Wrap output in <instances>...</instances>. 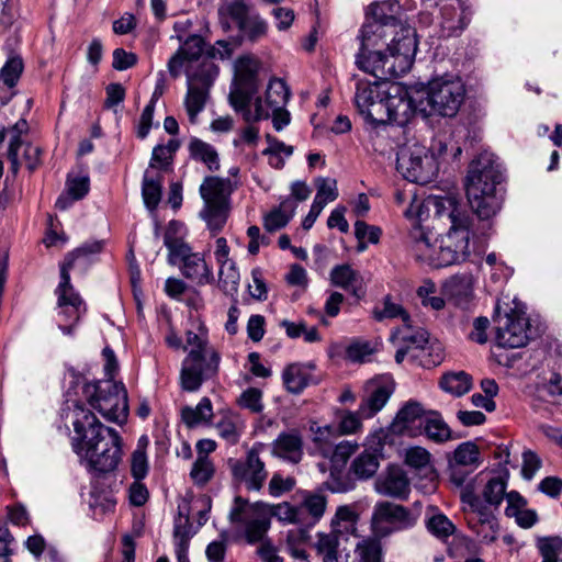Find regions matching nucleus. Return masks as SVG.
Instances as JSON below:
<instances>
[{
  "mask_svg": "<svg viewBox=\"0 0 562 562\" xmlns=\"http://www.w3.org/2000/svg\"><path fill=\"white\" fill-rule=\"evenodd\" d=\"M72 442L75 452L88 471L98 474L114 472L122 460V437L114 428L103 425L83 404L74 408Z\"/></svg>",
  "mask_w": 562,
  "mask_h": 562,
  "instance_id": "f257e3e1",
  "label": "nucleus"
},
{
  "mask_svg": "<svg viewBox=\"0 0 562 562\" xmlns=\"http://www.w3.org/2000/svg\"><path fill=\"white\" fill-rule=\"evenodd\" d=\"M260 63L251 56L239 57L235 63L234 88L229 92V103L236 112L241 113L246 123H255L270 116L271 110H282L290 97L285 82L273 78L266 90V100H255V111L250 102L259 89L258 71Z\"/></svg>",
  "mask_w": 562,
  "mask_h": 562,
  "instance_id": "f03ea898",
  "label": "nucleus"
},
{
  "mask_svg": "<svg viewBox=\"0 0 562 562\" xmlns=\"http://www.w3.org/2000/svg\"><path fill=\"white\" fill-rule=\"evenodd\" d=\"M502 173L492 153L483 151L470 164L465 181V191L472 211L481 220H488L501 209L496 196V184Z\"/></svg>",
  "mask_w": 562,
  "mask_h": 562,
  "instance_id": "7ed1b4c3",
  "label": "nucleus"
},
{
  "mask_svg": "<svg viewBox=\"0 0 562 562\" xmlns=\"http://www.w3.org/2000/svg\"><path fill=\"white\" fill-rule=\"evenodd\" d=\"M449 229L441 237L437 256L434 257L435 268L459 265L470 257V235L472 232L471 216L460 207H452L447 213Z\"/></svg>",
  "mask_w": 562,
  "mask_h": 562,
  "instance_id": "20e7f679",
  "label": "nucleus"
},
{
  "mask_svg": "<svg viewBox=\"0 0 562 562\" xmlns=\"http://www.w3.org/2000/svg\"><path fill=\"white\" fill-rule=\"evenodd\" d=\"M82 395L91 408L105 420L122 425L128 416L127 391L123 383L112 379L86 382Z\"/></svg>",
  "mask_w": 562,
  "mask_h": 562,
  "instance_id": "39448f33",
  "label": "nucleus"
},
{
  "mask_svg": "<svg viewBox=\"0 0 562 562\" xmlns=\"http://www.w3.org/2000/svg\"><path fill=\"white\" fill-rule=\"evenodd\" d=\"M181 229L182 224L180 222L171 221L165 233L164 244L169 251V263L176 266L181 262L182 274L198 284L211 282L213 279L212 270L204 258L198 252H192L191 247L179 236Z\"/></svg>",
  "mask_w": 562,
  "mask_h": 562,
  "instance_id": "423d86ee",
  "label": "nucleus"
},
{
  "mask_svg": "<svg viewBox=\"0 0 562 562\" xmlns=\"http://www.w3.org/2000/svg\"><path fill=\"white\" fill-rule=\"evenodd\" d=\"M228 519L235 537L254 544L263 540L270 528L269 512L261 502L250 503L236 496L229 509Z\"/></svg>",
  "mask_w": 562,
  "mask_h": 562,
  "instance_id": "0eeeda50",
  "label": "nucleus"
},
{
  "mask_svg": "<svg viewBox=\"0 0 562 562\" xmlns=\"http://www.w3.org/2000/svg\"><path fill=\"white\" fill-rule=\"evenodd\" d=\"M467 90L457 75L446 74L431 79L426 88V100L430 114L454 117L463 104Z\"/></svg>",
  "mask_w": 562,
  "mask_h": 562,
  "instance_id": "6e6552de",
  "label": "nucleus"
},
{
  "mask_svg": "<svg viewBox=\"0 0 562 562\" xmlns=\"http://www.w3.org/2000/svg\"><path fill=\"white\" fill-rule=\"evenodd\" d=\"M218 74L217 66L206 59L202 60L196 67L190 65L187 69L188 91L184 98V106L191 123L196 122L210 98V89Z\"/></svg>",
  "mask_w": 562,
  "mask_h": 562,
  "instance_id": "1a4fd4ad",
  "label": "nucleus"
},
{
  "mask_svg": "<svg viewBox=\"0 0 562 562\" xmlns=\"http://www.w3.org/2000/svg\"><path fill=\"white\" fill-rule=\"evenodd\" d=\"M419 515L407 507L389 502H378L372 510L370 529L378 538H387L393 533L405 531L417 525Z\"/></svg>",
  "mask_w": 562,
  "mask_h": 562,
  "instance_id": "9d476101",
  "label": "nucleus"
},
{
  "mask_svg": "<svg viewBox=\"0 0 562 562\" xmlns=\"http://www.w3.org/2000/svg\"><path fill=\"white\" fill-rule=\"evenodd\" d=\"M397 170L411 182H431L439 170L438 162L424 145L414 143L403 146L397 153Z\"/></svg>",
  "mask_w": 562,
  "mask_h": 562,
  "instance_id": "9b49d317",
  "label": "nucleus"
},
{
  "mask_svg": "<svg viewBox=\"0 0 562 562\" xmlns=\"http://www.w3.org/2000/svg\"><path fill=\"white\" fill-rule=\"evenodd\" d=\"M265 448V443L256 442L243 458H231L227 461L233 481L243 484L247 491H260L268 477L266 463L261 458Z\"/></svg>",
  "mask_w": 562,
  "mask_h": 562,
  "instance_id": "f8f14e48",
  "label": "nucleus"
},
{
  "mask_svg": "<svg viewBox=\"0 0 562 562\" xmlns=\"http://www.w3.org/2000/svg\"><path fill=\"white\" fill-rule=\"evenodd\" d=\"M390 35H393L387 43L386 56L390 60L379 64L381 68L386 64L384 72H393L395 76H403L408 72L413 66L417 52L416 32L409 26H398L396 30L392 26Z\"/></svg>",
  "mask_w": 562,
  "mask_h": 562,
  "instance_id": "ddd939ff",
  "label": "nucleus"
},
{
  "mask_svg": "<svg viewBox=\"0 0 562 562\" xmlns=\"http://www.w3.org/2000/svg\"><path fill=\"white\" fill-rule=\"evenodd\" d=\"M220 355L216 350H190L182 361L180 385L187 392H196L205 380L218 372Z\"/></svg>",
  "mask_w": 562,
  "mask_h": 562,
  "instance_id": "4468645a",
  "label": "nucleus"
},
{
  "mask_svg": "<svg viewBox=\"0 0 562 562\" xmlns=\"http://www.w3.org/2000/svg\"><path fill=\"white\" fill-rule=\"evenodd\" d=\"M532 328L525 312L512 310L504 316H498L496 327V344L501 348H522L532 338Z\"/></svg>",
  "mask_w": 562,
  "mask_h": 562,
  "instance_id": "2eb2a0df",
  "label": "nucleus"
},
{
  "mask_svg": "<svg viewBox=\"0 0 562 562\" xmlns=\"http://www.w3.org/2000/svg\"><path fill=\"white\" fill-rule=\"evenodd\" d=\"M385 85L384 81L380 80L357 79L356 82V108L366 121L374 125L383 123L382 112L384 111L383 102L386 91L382 90V88Z\"/></svg>",
  "mask_w": 562,
  "mask_h": 562,
  "instance_id": "dca6fc26",
  "label": "nucleus"
},
{
  "mask_svg": "<svg viewBox=\"0 0 562 562\" xmlns=\"http://www.w3.org/2000/svg\"><path fill=\"white\" fill-rule=\"evenodd\" d=\"M383 110L382 124L390 123L397 126H405L415 116L417 108L404 88L397 85H391L386 91Z\"/></svg>",
  "mask_w": 562,
  "mask_h": 562,
  "instance_id": "f3484780",
  "label": "nucleus"
},
{
  "mask_svg": "<svg viewBox=\"0 0 562 562\" xmlns=\"http://www.w3.org/2000/svg\"><path fill=\"white\" fill-rule=\"evenodd\" d=\"M395 389L394 380L389 374L378 375L367 381L364 396L359 405L363 418H372L387 403Z\"/></svg>",
  "mask_w": 562,
  "mask_h": 562,
  "instance_id": "a211bd4d",
  "label": "nucleus"
},
{
  "mask_svg": "<svg viewBox=\"0 0 562 562\" xmlns=\"http://www.w3.org/2000/svg\"><path fill=\"white\" fill-rule=\"evenodd\" d=\"M385 438L386 435L382 429L368 437L367 443L373 451L364 450L352 461L350 467V471L357 479L368 480L376 473L380 467L379 454L383 449Z\"/></svg>",
  "mask_w": 562,
  "mask_h": 562,
  "instance_id": "6ab92c4d",
  "label": "nucleus"
},
{
  "mask_svg": "<svg viewBox=\"0 0 562 562\" xmlns=\"http://www.w3.org/2000/svg\"><path fill=\"white\" fill-rule=\"evenodd\" d=\"M440 294L454 306L468 310L474 299L473 276L464 272L447 278L441 283Z\"/></svg>",
  "mask_w": 562,
  "mask_h": 562,
  "instance_id": "aec40b11",
  "label": "nucleus"
},
{
  "mask_svg": "<svg viewBox=\"0 0 562 562\" xmlns=\"http://www.w3.org/2000/svg\"><path fill=\"white\" fill-rule=\"evenodd\" d=\"M422 405L407 402L396 414L391 430L395 435L416 437L422 434L426 417Z\"/></svg>",
  "mask_w": 562,
  "mask_h": 562,
  "instance_id": "412c9836",
  "label": "nucleus"
},
{
  "mask_svg": "<svg viewBox=\"0 0 562 562\" xmlns=\"http://www.w3.org/2000/svg\"><path fill=\"white\" fill-rule=\"evenodd\" d=\"M375 492L380 495L406 499L411 492L409 480L398 465H390L374 483Z\"/></svg>",
  "mask_w": 562,
  "mask_h": 562,
  "instance_id": "4be33fe9",
  "label": "nucleus"
},
{
  "mask_svg": "<svg viewBox=\"0 0 562 562\" xmlns=\"http://www.w3.org/2000/svg\"><path fill=\"white\" fill-rule=\"evenodd\" d=\"M452 207H457V203L456 200L450 196L430 195L425 200L414 198L405 211V215L407 218L422 222L428 216L430 210H434L439 217H443L445 215L447 216V213L450 212Z\"/></svg>",
  "mask_w": 562,
  "mask_h": 562,
  "instance_id": "5701e85b",
  "label": "nucleus"
},
{
  "mask_svg": "<svg viewBox=\"0 0 562 562\" xmlns=\"http://www.w3.org/2000/svg\"><path fill=\"white\" fill-rule=\"evenodd\" d=\"M327 506V498L321 493L302 492V499L297 504L300 513V526L313 527L324 516Z\"/></svg>",
  "mask_w": 562,
  "mask_h": 562,
  "instance_id": "b1692460",
  "label": "nucleus"
},
{
  "mask_svg": "<svg viewBox=\"0 0 562 562\" xmlns=\"http://www.w3.org/2000/svg\"><path fill=\"white\" fill-rule=\"evenodd\" d=\"M236 186L228 178L205 177L200 186V195L204 203L229 204V196Z\"/></svg>",
  "mask_w": 562,
  "mask_h": 562,
  "instance_id": "393cba45",
  "label": "nucleus"
},
{
  "mask_svg": "<svg viewBox=\"0 0 562 562\" xmlns=\"http://www.w3.org/2000/svg\"><path fill=\"white\" fill-rule=\"evenodd\" d=\"M272 454L291 463L303 458V440L297 431L281 432L272 442Z\"/></svg>",
  "mask_w": 562,
  "mask_h": 562,
  "instance_id": "a878e982",
  "label": "nucleus"
},
{
  "mask_svg": "<svg viewBox=\"0 0 562 562\" xmlns=\"http://www.w3.org/2000/svg\"><path fill=\"white\" fill-rule=\"evenodd\" d=\"M330 282L335 286L349 291L358 299L366 293L361 274L349 265L335 266L330 271Z\"/></svg>",
  "mask_w": 562,
  "mask_h": 562,
  "instance_id": "bb28decb",
  "label": "nucleus"
},
{
  "mask_svg": "<svg viewBox=\"0 0 562 562\" xmlns=\"http://www.w3.org/2000/svg\"><path fill=\"white\" fill-rule=\"evenodd\" d=\"M349 538L342 533L330 531L328 533L321 532L317 535V542L315 544L317 555L321 557L322 562H339L342 552L346 551V543Z\"/></svg>",
  "mask_w": 562,
  "mask_h": 562,
  "instance_id": "cd10ccee",
  "label": "nucleus"
},
{
  "mask_svg": "<svg viewBox=\"0 0 562 562\" xmlns=\"http://www.w3.org/2000/svg\"><path fill=\"white\" fill-rule=\"evenodd\" d=\"M394 345L407 347L409 351L424 349L429 340V334L422 327H413L411 322L395 328L390 337Z\"/></svg>",
  "mask_w": 562,
  "mask_h": 562,
  "instance_id": "c85d7f7f",
  "label": "nucleus"
},
{
  "mask_svg": "<svg viewBox=\"0 0 562 562\" xmlns=\"http://www.w3.org/2000/svg\"><path fill=\"white\" fill-rule=\"evenodd\" d=\"M313 364L291 363L282 372L285 390L292 394H300L312 380Z\"/></svg>",
  "mask_w": 562,
  "mask_h": 562,
  "instance_id": "c756f323",
  "label": "nucleus"
},
{
  "mask_svg": "<svg viewBox=\"0 0 562 562\" xmlns=\"http://www.w3.org/2000/svg\"><path fill=\"white\" fill-rule=\"evenodd\" d=\"M461 502L469 507L472 514L477 516L481 526L487 525L493 532H497L498 524L496 517L490 512L487 505L475 494L473 486H468L461 493Z\"/></svg>",
  "mask_w": 562,
  "mask_h": 562,
  "instance_id": "7c9ffc66",
  "label": "nucleus"
},
{
  "mask_svg": "<svg viewBox=\"0 0 562 562\" xmlns=\"http://www.w3.org/2000/svg\"><path fill=\"white\" fill-rule=\"evenodd\" d=\"M69 266L70 262L60 265V281L55 289V294L57 296V307H87L80 294L75 290L70 282Z\"/></svg>",
  "mask_w": 562,
  "mask_h": 562,
  "instance_id": "2f4dec72",
  "label": "nucleus"
},
{
  "mask_svg": "<svg viewBox=\"0 0 562 562\" xmlns=\"http://www.w3.org/2000/svg\"><path fill=\"white\" fill-rule=\"evenodd\" d=\"M385 60L389 61L390 58H387L386 54H383L381 50H359L356 56V65L358 68L367 74L372 75L376 80L380 81L387 79L389 77H396L393 72H384V70H386L385 67H380L379 64H382V61ZM384 66H386V64Z\"/></svg>",
  "mask_w": 562,
  "mask_h": 562,
  "instance_id": "473e14b6",
  "label": "nucleus"
},
{
  "mask_svg": "<svg viewBox=\"0 0 562 562\" xmlns=\"http://www.w3.org/2000/svg\"><path fill=\"white\" fill-rule=\"evenodd\" d=\"M382 538L374 535L360 540L353 550V554L346 553L345 562H381Z\"/></svg>",
  "mask_w": 562,
  "mask_h": 562,
  "instance_id": "72a5a7b5",
  "label": "nucleus"
},
{
  "mask_svg": "<svg viewBox=\"0 0 562 562\" xmlns=\"http://www.w3.org/2000/svg\"><path fill=\"white\" fill-rule=\"evenodd\" d=\"M392 26L382 24L378 21L368 22L362 25L358 38L360 40V49L362 52L375 50L384 37L390 35Z\"/></svg>",
  "mask_w": 562,
  "mask_h": 562,
  "instance_id": "f704fd0d",
  "label": "nucleus"
},
{
  "mask_svg": "<svg viewBox=\"0 0 562 562\" xmlns=\"http://www.w3.org/2000/svg\"><path fill=\"white\" fill-rule=\"evenodd\" d=\"M359 515L351 505H342L336 509L335 516L331 519L330 527L336 533H342L349 538L357 530V522Z\"/></svg>",
  "mask_w": 562,
  "mask_h": 562,
  "instance_id": "c9c22d12",
  "label": "nucleus"
},
{
  "mask_svg": "<svg viewBox=\"0 0 562 562\" xmlns=\"http://www.w3.org/2000/svg\"><path fill=\"white\" fill-rule=\"evenodd\" d=\"M29 132V124L26 120L20 119L14 125L9 128L10 142L8 147V159L11 164L10 169L15 175L20 169L19 150L24 145L21 139L22 135Z\"/></svg>",
  "mask_w": 562,
  "mask_h": 562,
  "instance_id": "e433bc0d",
  "label": "nucleus"
},
{
  "mask_svg": "<svg viewBox=\"0 0 562 562\" xmlns=\"http://www.w3.org/2000/svg\"><path fill=\"white\" fill-rule=\"evenodd\" d=\"M189 151L192 159L203 162L209 170L220 169V158L216 149L211 144L199 138H192L189 143Z\"/></svg>",
  "mask_w": 562,
  "mask_h": 562,
  "instance_id": "4c0bfd02",
  "label": "nucleus"
},
{
  "mask_svg": "<svg viewBox=\"0 0 562 562\" xmlns=\"http://www.w3.org/2000/svg\"><path fill=\"white\" fill-rule=\"evenodd\" d=\"M23 69L24 65L20 56L10 57L0 69V82H2L9 89L14 88L23 72ZM11 97L12 94H0V106L7 104Z\"/></svg>",
  "mask_w": 562,
  "mask_h": 562,
  "instance_id": "58836bf2",
  "label": "nucleus"
},
{
  "mask_svg": "<svg viewBox=\"0 0 562 562\" xmlns=\"http://www.w3.org/2000/svg\"><path fill=\"white\" fill-rule=\"evenodd\" d=\"M162 193V176L151 175L149 170H146L142 183V196L145 206L149 211L157 209Z\"/></svg>",
  "mask_w": 562,
  "mask_h": 562,
  "instance_id": "ea45409f",
  "label": "nucleus"
},
{
  "mask_svg": "<svg viewBox=\"0 0 562 562\" xmlns=\"http://www.w3.org/2000/svg\"><path fill=\"white\" fill-rule=\"evenodd\" d=\"M440 387L453 396L460 397L472 387V376L465 371L448 372L440 380Z\"/></svg>",
  "mask_w": 562,
  "mask_h": 562,
  "instance_id": "a19ab883",
  "label": "nucleus"
},
{
  "mask_svg": "<svg viewBox=\"0 0 562 562\" xmlns=\"http://www.w3.org/2000/svg\"><path fill=\"white\" fill-rule=\"evenodd\" d=\"M212 416L213 407L209 397H202L195 407L186 406L181 411L182 420L189 428L210 422Z\"/></svg>",
  "mask_w": 562,
  "mask_h": 562,
  "instance_id": "79ce46f5",
  "label": "nucleus"
},
{
  "mask_svg": "<svg viewBox=\"0 0 562 562\" xmlns=\"http://www.w3.org/2000/svg\"><path fill=\"white\" fill-rule=\"evenodd\" d=\"M228 213L229 204L204 203L200 216L212 232L217 233L224 227Z\"/></svg>",
  "mask_w": 562,
  "mask_h": 562,
  "instance_id": "37998d69",
  "label": "nucleus"
},
{
  "mask_svg": "<svg viewBox=\"0 0 562 562\" xmlns=\"http://www.w3.org/2000/svg\"><path fill=\"white\" fill-rule=\"evenodd\" d=\"M294 210L295 204L291 200L283 201L279 207L265 216V228L269 232H274L284 227L292 218Z\"/></svg>",
  "mask_w": 562,
  "mask_h": 562,
  "instance_id": "c03bdc74",
  "label": "nucleus"
},
{
  "mask_svg": "<svg viewBox=\"0 0 562 562\" xmlns=\"http://www.w3.org/2000/svg\"><path fill=\"white\" fill-rule=\"evenodd\" d=\"M449 463L477 469L481 464L479 447L472 441L460 443L449 459Z\"/></svg>",
  "mask_w": 562,
  "mask_h": 562,
  "instance_id": "a18cd8bd",
  "label": "nucleus"
},
{
  "mask_svg": "<svg viewBox=\"0 0 562 562\" xmlns=\"http://www.w3.org/2000/svg\"><path fill=\"white\" fill-rule=\"evenodd\" d=\"M414 241L413 249L419 260L427 261L430 266L435 267L434 257L437 256V250L431 244L428 235L418 227H414L411 233Z\"/></svg>",
  "mask_w": 562,
  "mask_h": 562,
  "instance_id": "49530a36",
  "label": "nucleus"
},
{
  "mask_svg": "<svg viewBox=\"0 0 562 562\" xmlns=\"http://www.w3.org/2000/svg\"><path fill=\"white\" fill-rule=\"evenodd\" d=\"M373 318L378 322L384 319L401 318L403 324L411 322L407 311L398 303L392 301L391 296H385L382 306H375L372 311Z\"/></svg>",
  "mask_w": 562,
  "mask_h": 562,
  "instance_id": "de8ad7c7",
  "label": "nucleus"
},
{
  "mask_svg": "<svg viewBox=\"0 0 562 562\" xmlns=\"http://www.w3.org/2000/svg\"><path fill=\"white\" fill-rule=\"evenodd\" d=\"M313 431V442L319 454L327 458L335 446V440L338 436L337 429L331 425L311 427Z\"/></svg>",
  "mask_w": 562,
  "mask_h": 562,
  "instance_id": "09e8293b",
  "label": "nucleus"
},
{
  "mask_svg": "<svg viewBox=\"0 0 562 562\" xmlns=\"http://www.w3.org/2000/svg\"><path fill=\"white\" fill-rule=\"evenodd\" d=\"M507 481L503 477H492L488 480L482 491V496L486 505L498 508L504 498L506 499Z\"/></svg>",
  "mask_w": 562,
  "mask_h": 562,
  "instance_id": "8fccbe9b",
  "label": "nucleus"
},
{
  "mask_svg": "<svg viewBox=\"0 0 562 562\" xmlns=\"http://www.w3.org/2000/svg\"><path fill=\"white\" fill-rule=\"evenodd\" d=\"M427 530L437 539L446 541L456 532L453 522L442 513H435L426 520Z\"/></svg>",
  "mask_w": 562,
  "mask_h": 562,
  "instance_id": "3c124183",
  "label": "nucleus"
},
{
  "mask_svg": "<svg viewBox=\"0 0 562 562\" xmlns=\"http://www.w3.org/2000/svg\"><path fill=\"white\" fill-rule=\"evenodd\" d=\"M427 437L438 443L452 439V434L449 426L436 413L427 417L423 426Z\"/></svg>",
  "mask_w": 562,
  "mask_h": 562,
  "instance_id": "603ef678",
  "label": "nucleus"
},
{
  "mask_svg": "<svg viewBox=\"0 0 562 562\" xmlns=\"http://www.w3.org/2000/svg\"><path fill=\"white\" fill-rule=\"evenodd\" d=\"M417 296L420 300V304L426 308L439 312L446 306V297L436 295V284L429 279L425 280L417 289Z\"/></svg>",
  "mask_w": 562,
  "mask_h": 562,
  "instance_id": "864d4df0",
  "label": "nucleus"
},
{
  "mask_svg": "<svg viewBox=\"0 0 562 562\" xmlns=\"http://www.w3.org/2000/svg\"><path fill=\"white\" fill-rule=\"evenodd\" d=\"M58 310V327L65 335H72L75 326L81 316L87 312V307L63 306Z\"/></svg>",
  "mask_w": 562,
  "mask_h": 562,
  "instance_id": "5fc2aeb1",
  "label": "nucleus"
},
{
  "mask_svg": "<svg viewBox=\"0 0 562 562\" xmlns=\"http://www.w3.org/2000/svg\"><path fill=\"white\" fill-rule=\"evenodd\" d=\"M359 445L357 441L342 440L335 443L326 459H329L334 468H342L349 458L358 450Z\"/></svg>",
  "mask_w": 562,
  "mask_h": 562,
  "instance_id": "6e6d98bb",
  "label": "nucleus"
},
{
  "mask_svg": "<svg viewBox=\"0 0 562 562\" xmlns=\"http://www.w3.org/2000/svg\"><path fill=\"white\" fill-rule=\"evenodd\" d=\"M220 265V285L227 293H235L238 290L240 281V274L233 260L226 261Z\"/></svg>",
  "mask_w": 562,
  "mask_h": 562,
  "instance_id": "4d7b16f0",
  "label": "nucleus"
},
{
  "mask_svg": "<svg viewBox=\"0 0 562 562\" xmlns=\"http://www.w3.org/2000/svg\"><path fill=\"white\" fill-rule=\"evenodd\" d=\"M266 509L269 512V519L276 517L278 520L285 524L300 525V513L297 505L289 502H282L276 505L266 504Z\"/></svg>",
  "mask_w": 562,
  "mask_h": 562,
  "instance_id": "13d9d810",
  "label": "nucleus"
},
{
  "mask_svg": "<svg viewBox=\"0 0 562 562\" xmlns=\"http://www.w3.org/2000/svg\"><path fill=\"white\" fill-rule=\"evenodd\" d=\"M375 347L369 340L355 339L346 348V358L351 362H366L375 352Z\"/></svg>",
  "mask_w": 562,
  "mask_h": 562,
  "instance_id": "bf43d9fd",
  "label": "nucleus"
},
{
  "mask_svg": "<svg viewBox=\"0 0 562 562\" xmlns=\"http://www.w3.org/2000/svg\"><path fill=\"white\" fill-rule=\"evenodd\" d=\"M267 22L258 14H252L239 27V31L251 42L262 38L267 34Z\"/></svg>",
  "mask_w": 562,
  "mask_h": 562,
  "instance_id": "052dcab7",
  "label": "nucleus"
},
{
  "mask_svg": "<svg viewBox=\"0 0 562 562\" xmlns=\"http://www.w3.org/2000/svg\"><path fill=\"white\" fill-rule=\"evenodd\" d=\"M296 485L294 476H284L280 472H274L268 484V492L272 497H280L291 492Z\"/></svg>",
  "mask_w": 562,
  "mask_h": 562,
  "instance_id": "680f3d73",
  "label": "nucleus"
},
{
  "mask_svg": "<svg viewBox=\"0 0 562 562\" xmlns=\"http://www.w3.org/2000/svg\"><path fill=\"white\" fill-rule=\"evenodd\" d=\"M214 474V465L206 456H200L191 469L192 480L200 485L207 483Z\"/></svg>",
  "mask_w": 562,
  "mask_h": 562,
  "instance_id": "e2e57ef3",
  "label": "nucleus"
},
{
  "mask_svg": "<svg viewBox=\"0 0 562 562\" xmlns=\"http://www.w3.org/2000/svg\"><path fill=\"white\" fill-rule=\"evenodd\" d=\"M220 436L228 443L235 445L240 437L239 418L237 416H226L217 424Z\"/></svg>",
  "mask_w": 562,
  "mask_h": 562,
  "instance_id": "0e129e2a",
  "label": "nucleus"
},
{
  "mask_svg": "<svg viewBox=\"0 0 562 562\" xmlns=\"http://www.w3.org/2000/svg\"><path fill=\"white\" fill-rule=\"evenodd\" d=\"M359 409L357 412L346 411L342 412L339 418L337 434L338 435H353L362 428V419Z\"/></svg>",
  "mask_w": 562,
  "mask_h": 562,
  "instance_id": "69168bd1",
  "label": "nucleus"
},
{
  "mask_svg": "<svg viewBox=\"0 0 562 562\" xmlns=\"http://www.w3.org/2000/svg\"><path fill=\"white\" fill-rule=\"evenodd\" d=\"M448 470L450 482L456 487L460 488V494L468 486H473L475 488L474 481L469 479L475 469L449 463Z\"/></svg>",
  "mask_w": 562,
  "mask_h": 562,
  "instance_id": "338daca9",
  "label": "nucleus"
},
{
  "mask_svg": "<svg viewBox=\"0 0 562 562\" xmlns=\"http://www.w3.org/2000/svg\"><path fill=\"white\" fill-rule=\"evenodd\" d=\"M204 40L200 35L189 36L178 49L190 63L198 61L204 52Z\"/></svg>",
  "mask_w": 562,
  "mask_h": 562,
  "instance_id": "774afa93",
  "label": "nucleus"
}]
</instances>
